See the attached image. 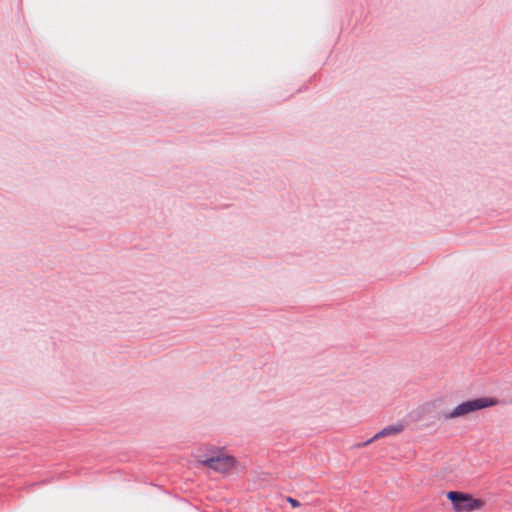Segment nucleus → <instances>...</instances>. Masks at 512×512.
Here are the masks:
<instances>
[{
	"mask_svg": "<svg viewBox=\"0 0 512 512\" xmlns=\"http://www.w3.org/2000/svg\"><path fill=\"white\" fill-rule=\"evenodd\" d=\"M197 461L210 469L223 473L230 471L235 465L233 457L223 454H217L211 457L199 455L197 456Z\"/></svg>",
	"mask_w": 512,
	"mask_h": 512,
	"instance_id": "7ed1b4c3",
	"label": "nucleus"
},
{
	"mask_svg": "<svg viewBox=\"0 0 512 512\" xmlns=\"http://www.w3.org/2000/svg\"><path fill=\"white\" fill-rule=\"evenodd\" d=\"M402 431H403V425H401V424L385 427L384 429H382L381 431L376 433L371 439H369L364 444H362V446L369 445L374 440L382 438V437L399 434Z\"/></svg>",
	"mask_w": 512,
	"mask_h": 512,
	"instance_id": "20e7f679",
	"label": "nucleus"
},
{
	"mask_svg": "<svg viewBox=\"0 0 512 512\" xmlns=\"http://www.w3.org/2000/svg\"><path fill=\"white\" fill-rule=\"evenodd\" d=\"M446 496L451 501L453 509L456 512L481 510L486 504L485 500L474 498L472 495L463 492L450 491Z\"/></svg>",
	"mask_w": 512,
	"mask_h": 512,
	"instance_id": "f257e3e1",
	"label": "nucleus"
},
{
	"mask_svg": "<svg viewBox=\"0 0 512 512\" xmlns=\"http://www.w3.org/2000/svg\"><path fill=\"white\" fill-rule=\"evenodd\" d=\"M287 502L293 507L298 508L300 507V502L292 497H287Z\"/></svg>",
	"mask_w": 512,
	"mask_h": 512,
	"instance_id": "39448f33",
	"label": "nucleus"
},
{
	"mask_svg": "<svg viewBox=\"0 0 512 512\" xmlns=\"http://www.w3.org/2000/svg\"><path fill=\"white\" fill-rule=\"evenodd\" d=\"M497 404V401L492 398H477L469 401H465L457 405L453 410L446 413L444 418L446 420L456 419L460 417L468 416L469 414L491 407Z\"/></svg>",
	"mask_w": 512,
	"mask_h": 512,
	"instance_id": "f03ea898",
	"label": "nucleus"
}]
</instances>
